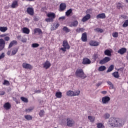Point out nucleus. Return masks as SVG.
Returning a JSON list of instances; mask_svg holds the SVG:
<instances>
[{"label": "nucleus", "mask_w": 128, "mask_h": 128, "mask_svg": "<svg viewBox=\"0 0 128 128\" xmlns=\"http://www.w3.org/2000/svg\"><path fill=\"white\" fill-rule=\"evenodd\" d=\"M3 85L10 86V83L9 81L7 80H4V82L3 83Z\"/></svg>", "instance_id": "obj_48"}, {"label": "nucleus", "mask_w": 128, "mask_h": 128, "mask_svg": "<svg viewBox=\"0 0 128 128\" xmlns=\"http://www.w3.org/2000/svg\"><path fill=\"white\" fill-rule=\"evenodd\" d=\"M56 96L58 98H61L62 97V92H57L56 94Z\"/></svg>", "instance_id": "obj_30"}, {"label": "nucleus", "mask_w": 128, "mask_h": 128, "mask_svg": "<svg viewBox=\"0 0 128 128\" xmlns=\"http://www.w3.org/2000/svg\"><path fill=\"white\" fill-rule=\"evenodd\" d=\"M110 60V58L108 56H106L104 59L101 60L100 62H99V64H104L106 63H108V62Z\"/></svg>", "instance_id": "obj_6"}, {"label": "nucleus", "mask_w": 128, "mask_h": 128, "mask_svg": "<svg viewBox=\"0 0 128 128\" xmlns=\"http://www.w3.org/2000/svg\"><path fill=\"white\" fill-rule=\"evenodd\" d=\"M80 94V91H71V90H68V91H67L66 92V95L68 96H78Z\"/></svg>", "instance_id": "obj_4"}, {"label": "nucleus", "mask_w": 128, "mask_h": 128, "mask_svg": "<svg viewBox=\"0 0 128 128\" xmlns=\"http://www.w3.org/2000/svg\"><path fill=\"white\" fill-rule=\"evenodd\" d=\"M6 36V35L4 34H2L0 36L1 37H4Z\"/></svg>", "instance_id": "obj_62"}, {"label": "nucleus", "mask_w": 128, "mask_h": 128, "mask_svg": "<svg viewBox=\"0 0 128 128\" xmlns=\"http://www.w3.org/2000/svg\"><path fill=\"white\" fill-rule=\"evenodd\" d=\"M110 97L108 96L102 97V103L103 104H108V102L110 101Z\"/></svg>", "instance_id": "obj_10"}, {"label": "nucleus", "mask_w": 128, "mask_h": 128, "mask_svg": "<svg viewBox=\"0 0 128 128\" xmlns=\"http://www.w3.org/2000/svg\"><path fill=\"white\" fill-rule=\"evenodd\" d=\"M89 44L92 46H96L100 45L99 42L94 41V40H90L89 42Z\"/></svg>", "instance_id": "obj_17"}, {"label": "nucleus", "mask_w": 128, "mask_h": 128, "mask_svg": "<svg viewBox=\"0 0 128 128\" xmlns=\"http://www.w3.org/2000/svg\"><path fill=\"white\" fill-rule=\"evenodd\" d=\"M72 8H70V9L68 10H67V12H66V16H69L70 15V14H72Z\"/></svg>", "instance_id": "obj_34"}, {"label": "nucleus", "mask_w": 128, "mask_h": 128, "mask_svg": "<svg viewBox=\"0 0 128 128\" xmlns=\"http://www.w3.org/2000/svg\"><path fill=\"white\" fill-rule=\"evenodd\" d=\"M18 48H14L12 52V56L15 55L18 52Z\"/></svg>", "instance_id": "obj_28"}, {"label": "nucleus", "mask_w": 128, "mask_h": 128, "mask_svg": "<svg viewBox=\"0 0 128 128\" xmlns=\"http://www.w3.org/2000/svg\"><path fill=\"white\" fill-rule=\"evenodd\" d=\"M14 100H15L16 104H18L20 103V102H18V100L16 98H14Z\"/></svg>", "instance_id": "obj_57"}, {"label": "nucleus", "mask_w": 128, "mask_h": 128, "mask_svg": "<svg viewBox=\"0 0 128 128\" xmlns=\"http://www.w3.org/2000/svg\"><path fill=\"white\" fill-rule=\"evenodd\" d=\"M112 76L116 78H119L120 77L118 72H114L112 74Z\"/></svg>", "instance_id": "obj_27"}, {"label": "nucleus", "mask_w": 128, "mask_h": 128, "mask_svg": "<svg viewBox=\"0 0 128 128\" xmlns=\"http://www.w3.org/2000/svg\"><path fill=\"white\" fill-rule=\"evenodd\" d=\"M34 108H26L25 110V112L26 113H30L34 110Z\"/></svg>", "instance_id": "obj_41"}, {"label": "nucleus", "mask_w": 128, "mask_h": 128, "mask_svg": "<svg viewBox=\"0 0 128 128\" xmlns=\"http://www.w3.org/2000/svg\"><path fill=\"white\" fill-rule=\"evenodd\" d=\"M59 19H60H60L64 20V16H61V17H60V18H59Z\"/></svg>", "instance_id": "obj_61"}, {"label": "nucleus", "mask_w": 128, "mask_h": 128, "mask_svg": "<svg viewBox=\"0 0 128 128\" xmlns=\"http://www.w3.org/2000/svg\"><path fill=\"white\" fill-rule=\"evenodd\" d=\"M75 76L76 77L80 78L82 80H84L86 78V76L85 74L83 69L82 68H78L76 70Z\"/></svg>", "instance_id": "obj_2"}, {"label": "nucleus", "mask_w": 128, "mask_h": 128, "mask_svg": "<svg viewBox=\"0 0 128 128\" xmlns=\"http://www.w3.org/2000/svg\"><path fill=\"white\" fill-rule=\"evenodd\" d=\"M114 64H111L108 68V70H107V72H106L108 73L112 72L114 70Z\"/></svg>", "instance_id": "obj_29"}, {"label": "nucleus", "mask_w": 128, "mask_h": 128, "mask_svg": "<svg viewBox=\"0 0 128 128\" xmlns=\"http://www.w3.org/2000/svg\"><path fill=\"white\" fill-rule=\"evenodd\" d=\"M88 119L90 122H94L95 120V118L92 116H88Z\"/></svg>", "instance_id": "obj_35"}, {"label": "nucleus", "mask_w": 128, "mask_h": 128, "mask_svg": "<svg viewBox=\"0 0 128 128\" xmlns=\"http://www.w3.org/2000/svg\"><path fill=\"white\" fill-rule=\"evenodd\" d=\"M95 32H104V30L100 28H96L94 29Z\"/></svg>", "instance_id": "obj_38"}, {"label": "nucleus", "mask_w": 128, "mask_h": 128, "mask_svg": "<svg viewBox=\"0 0 128 128\" xmlns=\"http://www.w3.org/2000/svg\"><path fill=\"white\" fill-rule=\"evenodd\" d=\"M122 26L124 28H126L127 26H128V20L124 21V22L122 25Z\"/></svg>", "instance_id": "obj_46"}, {"label": "nucleus", "mask_w": 128, "mask_h": 128, "mask_svg": "<svg viewBox=\"0 0 128 128\" xmlns=\"http://www.w3.org/2000/svg\"><path fill=\"white\" fill-rule=\"evenodd\" d=\"M44 114H45V111L44 110H41L40 112H39V116H40V117L44 116Z\"/></svg>", "instance_id": "obj_39"}, {"label": "nucleus", "mask_w": 128, "mask_h": 128, "mask_svg": "<svg viewBox=\"0 0 128 128\" xmlns=\"http://www.w3.org/2000/svg\"><path fill=\"white\" fill-rule=\"evenodd\" d=\"M108 84L109 85V88L110 89L112 90L114 88V84L112 82H110V81L108 82Z\"/></svg>", "instance_id": "obj_42"}, {"label": "nucleus", "mask_w": 128, "mask_h": 128, "mask_svg": "<svg viewBox=\"0 0 128 128\" xmlns=\"http://www.w3.org/2000/svg\"><path fill=\"white\" fill-rule=\"evenodd\" d=\"M126 3L128 4V0H126Z\"/></svg>", "instance_id": "obj_64"}, {"label": "nucleus", "mask_w": 128, "mask_h": 128, "mask_svg": "<svg viewBox=\"0 0 128 128\" xmlns=\"http://www.w3.org/2000/svg\"><path fill=\"white\" fill-rule=\"evenodd\" d=\"M22 33L28 34L30 32V30L28 28H24L22 29Z\"/></svg>", "instance_id": "obj_23"}, {"label": "nucleus", "mask_w": 128, "mask_h": 128, "mask_svg": "<svg viewBox=\"0 0 128 128\" xmlns=\"http://www.w3.org/2000/svg\"><path fill=\"white\" fill-rule=\"evenodd\" d=\"M8 30V27H0V32H5Z\"/></svg>", "instance_id": "obj_36"}, {"label": "nucleus", "mask_w": 128, "mask_h": 128, "mask_svg": "<svg viewBox=\"0 0 128 128\" xmlns=\"http://www.w3.org/2000/svg\"><path fill=\"white\" fill-rule=\"evenodd\" d=\"M98 55L96 54H95L94 55V60H97L98 58Z\"/></svg>", "instance_id": "obj_54"}, {"label": "nucleus", "mask_w": 128, "mask_h": 128, "mask_svg": "<svg viewBox=\"0 0 128 128\" xmlns=\"http://www.w3.org/2000/svg\"><path fill=\"white\" fill-rule=\"evenodd\" d=\"M20 100L22 102H28V100L27 98H26V97L22 96L20 97Z\"/></svg>", "instance_id": "obj_37"}, {"label": "nucleus", "mask_w": 128, "mask_h": 128, "mask_svg": "<svg viewBox=\"0 0 128 128\" xmlns=\"http://www.w3.org/2000/svg\"><path fill=\"white\" fill-rule=\"evenodd\" d=\"M34 34L38 33V34L40 35L42 34V32L40 28H35L34 30Z\"/></svg>", "instance_id": "obj_20"}, {"label": "nucleus", "mask_w": 128, "mask_h": 128, "mask_svg": "<svg viewBox=\"0 0 128 128\" xmlns=\"http://www.w3.org/2000/svg\"><path fill=\"white\" fill-rule=\"evenodd\" d=\"M40 46V44L38 43H34L32 44V47L34 48H36Z\"/></svg>", "instance_id": "obj_49"}, {"label": "nucleus", "mask_w": 128, "mask_h": 128, "mask_svg": "<svg viewBox=\"0 0 128 128\" xmlns=\"http://www.w3.org/2000/svg\"><path fill=\"white\" fill-rule=\"evenodd\" d=\"M127 49L124 48H122L120 49H119V50L118 51V52L122 55L124 54V53L126 52Z\"/></svg>", "instance_id": "obj_19"}, {"label": "nucleus", "mask_w": 128, "mask_h": 128, "mask_svg": "<svg viewBox=\"0 0 128 128\" xmlns=\"http://www.w3.org/2000/svg\"><path fill=\"white\" fill-rule=\"evenodd\" d=\"M75 124V122L74 120L70 118H66V126L68 127L72 128Z\"/></svg>", "instance_id": "obj_5"}, {"label": "nucleus", "mask_w": 128, "mask_h": 128, "mask_svg": "<svg viewBox=\"0 0 128 128\" xmlns=\"http://www.w3.org/2000/svg\"><path fill=\"white\" fill-rule=\"evenodd\" d=\"M4 108L6 110H8L11 108V104H10L9 102H6L4 105Z\"/></svg>", "instance_id": "obj_22"}, {"label": "nucleus", "mask_w": 128, "mask_h": 128, "mask_svg": "<svg viewBox=\"0 0 128 128\" xmlns=\"http://www.w3.org/2000/svg\"><path fill=\"white\" fill-rule=\"evenodd\" d=\"M47 16L48 18H50L53 20L56 17V14H54V13H52V12H50V13H48V14H47Z\"/></svg>", "instance_id": "obj_21"}, {"label": "nucleus", "mask_w": 128, "mask_h": 128, "mask_svg": "<svg viewBox=\"0 0 128 128\" xmlns=\"http://www.w3.org/2000/svg\"><path fill=\"white\" fill-rule=\"evenodd\" d=\"M24 118H25L26 120L28 121H30L32 120V116L30 115H26L24 116Z\"/></svg>", "instance_id": "obj_31"}, {"label": "nucleus", "mask_w": 128, "mask_h": 128, "mask_svg": "<svg viewBox=\"0 0 128 128\" xmlns=\"http://www.w3.org/2000/svg\"><path fill=\"white\" fill-rule=\"evenodd\" d=\"M41 92V90H37L36 91V93L37 94H40Z\"/></svg>", "instance_id": "obj_59"}, {"label": "nucleus", "mask_w": 128, "mask_h": 128, "mask_svg": "<svg viewBox=\"0 0 128 128\" xmlns=\"http://www.w3.org/2000/svg\"><path fill=\"white\" fill-rule=\"evenodd\" d=\"M97 128H104V126L102 123H98L97 124Z\"/></svg>", "instance_id": "obj_40"}, {"label": "nucleus", "mask_w": 128, "mask_h": 128, "mask_svg": "<svg viewBox=\"0 0 128 128\" xmlns=\"http://www.w3.org/2000/svg\"><path fill=\"white\" fill-rule=\"evenodd\" d=\"M6 46V42L2 38L0 39V51H2Z\"/></svg>", "instance_id": "obj_8"}, {"label": "nucleus", "mask_w": 128, "mask_h": 128, "mask_svg": "<svg viewBox=\"0 0 128 128\" xmlns=\"http://www.w3.org/2000/svg\"><path fill=\"white\" fill-rule=\"evenodd\" d=\"M116 7H117L118 9L120 10V8H122L123 5L121 3L118 2L117 4Z\"/></svg>", "instance_id": "obj_45"}, {"label": "nucleus", "mask_w": 128, "mask_h": 128, "mask_svg": "<svg viewBox=\"0 0 128 128\" xmlns=\"http://www.w3.org/2000/svg\"><path fill=\"white\" fill-rule=\"evenodd\" d=\"M6 94V92L4 91H0V96H4Z\"/></svg>", "instance_id": "obj_53"}, {"label": "nucleus", "mask_w": 128, "mask_h": 128, "mask_svg": "<svg viewBox=\"0 0 128 128\" xmlns=\"http://www.w3.org/2000/svg\"><path fill=\"white\" fill-rule=\"evenodd\" d=\"M91 64V61L89 58H85L82 59V64L88 65V64Z\"/></svg>", "instance_id": "obj_12"}, {"label": "nucleus", "mask_w": 128, "mask_h": 128, "mask_svg": "<svg viewBox=\"0 0 128 128\" xmlns=\"http://www.w3.org/2000/svg\"><path fill=\"white\" fill-rule=\"evenodd\" d=\"M27 13L30 16H33L34 14V9L32 7H28L26 10Z\"/></svg>", "instance_id": "obj_9"}, {"label": "nucleus", "mask_w": 128, "mask_h": 128, "mask_svg": "<svg viewBox=\"0 0 128 128\" xmlns=\"http://www.w3.org/2000/svg\"><path fill=\"white\" fill-rule=\"evenodd\" d=\"M107 93L106 91H102L101 94H106Z\"/></svg>", "instance_id": "obj_56"}, {"label": "nucleus", "mask_w": 128, "mask_h": 128, "mask_svg": "<svg viewBox=\"0 0 128 128\" xmlns=\"http://www.w3.org/2000/svg\"><path fill=\"white\" fill-rule=\"evenodd\" d=\"M126 58L128 60V56H126Z\"/></svg>", "instance_id": "obj_63"}, {"label": "nucleus", "mask_w": 128, "mask_h": 128, "mask_svg": "<svg viewBox=\"0 0 128 128\" xmlns=\"http://www.w3.org/2000/svg\"><path fill=\"white\" fill-rule=\"evenodd\" d=\"M4 54L2 53V54H1V55L0 56V60L3 59L4 58Z\"/></svg>", "instance_id": "obj_52"}, {"label": "nucleus", "mask_w": 128, "mask_h": 128, "mask_svg": "<svg viewBox=\"0 0 128 128\" xmlns=\"http://www.w3.org/2000/svg\"><path fill=\"white\" fill-rule=\"evenodd\" d=\"M76 32L78 33L83 32H84V28H79L76 30Z\"/></svg>", "instance_id": "obj_43"}, {"label": "nucleus", "mask_w": 128, "mask_h": 128, "mask_svg": "<svg viewBox=\"0 0 128 128\" xmlns=\"http://www.w3.org/2000/svg\"><path fill=\"white\" fill-rule=\"evenodd\" d=\"M64 32H65L66 33H68L71 31L70 29L68 28L67 26H64L62 28Z\"/></svg>", "instance_id": "obj_32"}, {"label": "nucleus", "mask_w": 128, "mask_h": 128, "mask_svg": "<svg viewBox=\"0 0 128 128\" xmlns=\"http://www.w3.org/2000/svg\"><path fill=\"white\" fill-rule=\"evenodd\" d=\"M51 66L52 64L50 63V62H49L48 60H46L44 63L43 64V68L46 70L49 68Z\"/></svg>", "instance_id": "obj_13"}, {"label": "nucleus", "mask_w": 128, "mask_h": 128, "mask_svg": "<svg viewBox=\"0 0 128 128\" xmlns=\"http://www.w3.org/2000/svg\"><path fill=\"white\" fill-rule=\"evenodd\" d=\"M18 44V42L16 40H12L8 45V48H10L13 46L14 45H17Z\"/></svg>", "instance_id": "obj_25"}, {"label": "nucleus", "mask_w": 128, "mask_h": 128, "mask_svg": "<svg viewBox=\"0 0 128 128\" xmlns=\"http://www.w3.org/2000/svg\"><path fill=\"white\" fill-rule=\"evenodd\" d=\"M66 8V5L65 3H61L60 4V8H59V12H64V10Z\"/></svg>", "instance_id": "obj_11"}, {"label": "nucleus", "mask_w": 128, "mask_h": 128, "mask_svg": "<svg viewBox=\"0 0 128 128\" xmlns=\"http://www.w3.org/2000/svg\"><path fill=\"white\" fill-rule=\"evenodd\" d=\"M112 36L114 38H118V33L117 32H113L112 34Z\"/></svg>", "instance_id": "obj_44"}, {"label": "nucleus", "mask_w": 128, "mask_h": 128, "mask_svg": "<svg viewBox=\"0 0 128 128\" xmlns=\"http://www.w3.org/2000/svg\"><path fill=\"white\" fill-rule=\"evenodd\" d=\"M18 0H14L12 1V5H11V8H16L18 6Z\"/></svg>", "instance_id": "obj_14"}, {"label": "nucleus", "mask_w": 128, "mask_h": 128, "mask_svg": "<svg viewBox=\"0 0 128 128\" xmlns=\"http://www.w3.org/2000/svg\"><path fill=\"white\" fill-rule=\"evenodd\" d=\"M10 54H11V51L10 50H8V52H7V54L8 56H10Z\"/></svg>", "instance_id": "obj_58"}, {"label": "nucleus", "mask_w": 128, "mask_h": 128, "mask_svg": "<svg viewBox=\"0 0 128 128\" xmlns=\"http://www.w3.org/2000/svg\"><path fill=\"white\" fill-rule=\"evenodd\" d=\"M78 21L76 20L74 22H72L70 25H69V26L70 27H76L78 26Z\"/></svg>", "instance_id": "obj_24"}, {"label": "nucleus", "mask_w": 128, "mask_h": 128, "mask_svg": "<svg viewBox=\"0 0 128 128\" xmlns=\"http://www.w3.org/2000/svg\"><path fill=\"white\" fill-rule=\"evenodd\" d=\"M102 84V82H99V83H98V84H96V86H100V85Z\"/></svg>", "instance_id": "obj_60"}, {"label": "nucleus", "mask_w": 128, "mask_h": 128, "mask_svg": "<svg viewBox=\"0 0 128 128\" xmlns=\"http://www.w3.org/2000/svg\"><path fill=\"white\" fill-rule=\"evenodd\" d=\"M46 22H50L51 20H52L51 18H46Z\"/></svg>", "instance_id": "obj_55"}, {"label": "nucleus", "mask_w": 128, "mask_h": 128, "mask_svg": "<svg viewBox=\"0 0 128 128\" xmlns=\"http://www.w3.org/2000/svg\"><path fill=\"white\" fill-rule=\"evenodd\" d=\"M110 124L114 128H121L124 125V121L120 118H109Z\"/></svg>", "instance_id": "obj_1"}, {"label": "nucleus", "mask_w": 128, "mask_h": 128, "mask_svg": "<svg viewBox=\"0 0 128 128\" xmlns=\"http://www.w3.org/2000/svg\"><path fill=\"white\" fill-rule=\"evenodd\" d=\"M91 18L90 14H87L86 16H84L82 20V22H86L88 20Z\"/></svg>", "instance_id": "obj_15"}, {"label": "nucleus", "mask_w": 128, "mask_h": 128, "mask_svg": "<svg viewBox=\"0 0 128 128\" xmlns=\"http://www.w3.org/2000/svg\"><path fill=\"white\" fill-rule=\"evenodd\" d=\"M106 69V68L104 66H102L100 67H99V68H98V70L99 72H102L104 71Z\"/></svg>", "instance_id": "obj_33"}, {"label": "nucleus", "mask_w": 128, "mask_h": 128, "mask_svg": "<svg viewBox=\"0 0 128 128\" xmlns=\"http://www.w3.org/2000/svg\"><path fill=\"white\" fill-rule=\"evenodd\" d=\"M82 41L83 42H86L88 40L87 38V34L86 32H84L82 34V38H81Z\"/></svg>", "instance_id": "obj_16"}, {"label": "nucleus", "mask_w": 128, "mask_h": 128, "mask_svg": "<svg viewBox=\"0 0 128 128\" xmlns=\"http://www.w3.org/2000/svg\"><path fill=\"white\" fill-rule=\"evenodd\" d=\"M104 55L108 56H112V51L110 50L107 49L104 52Z\"/></svg>", "instance_id": "obj_26"}, {"label": "nucleus", "mask_w": 128, "mask_h": 128, "mask_svg": "<svg viewBox=\"0 0 128 128\" xmlns=\"http://www.w3.org/2000/svg\"><path fill=\"white\" fill-rule=\"evenodd\" d=\"M62 46L64 47V48H60V50H62L64 52H66V50L70 49V46L68 41H66V40H64L63 42Z\"/></svg>", "instance_id": "obj_3"}, {"label": "nucleus", "mask_w": 128, "mask_h": 128, "mask_svg": "<svg viewBox=\"0 0 128 128\" xmlns=\"http://www.w3.org/2000/svg\"><path fill=\"white\" fill-rule=\"evenodd\" d=\"M96 18L97 19H104L106 18V15L104 13L100 14H98L96 16Z\"/></svg>", "instance_id": "obj_18"}, {"label": "nucleus", "mask_w": 128, "mask_h": 128, "mask_svg": "<svg viewBox=\"0 0 128 128\" xmlns=\"http://www.w3.org/2000/svg\"><path fill=\"white\" fill-rule=\"evenodd\" d=\"M4 40L8 41L10 40V38L8 36H6L4 38Z\"/></svg>", "instance_id": "obj_51"}, {"label": "nucleus", "mask_w": 128, "mask_h": 128, "mask_svg": "<svg viewBox=\"0 0 128 128\" xmlns=\"http://www.w3.org/2000/svg\"><path fill=\"white\" fill-rule=\"evenodd\" d=\"M60 26V24L58 23V24H54V30H56L58 28V26Z\"/></svg>", "instance_id": "obj_47"}, {"label": "nucleus", "mask_w": 128, "mask_h": 128, "mask_svg": "<svg viewBox=\"0 0 128 128\" xmlns=\"http://www.w3.org/2000/svg\"><path fill=\"white\" fill-rule=\"evenodd\" d=\"M110 115L108 113H106L104 114V118L105 119H108L110 118Z\"/></svg>", "instance_id": "obj_50"}, {"label": "nucleus", "mask_w": 128, "mask_h": 128, "mask_svg": "<svg viewBox=\"0 0 128 128\" xmlns=\"http://www.w3.org/2000/svg\"><path fill=\"white\" fill-rule=\"evenodd\" d=\"M22 66L25 69H28L30 70H32L33 68L32 66L30 64L28 63H22Z\"/></svg>", "instance_id": "obj_7"}]
</instances>
